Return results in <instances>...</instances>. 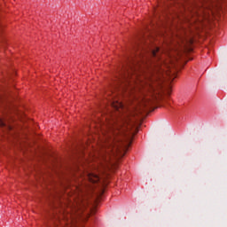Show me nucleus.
Returning a JSON list of instances; mask_svg holds the SVG:
<instances>
[{"instance_id":"nucleus-3","label":"nucleus","mask_w":227,"mask_h":227,"mask_svg":"<svg viewBox=\"0 0 227 227\" xmlns=\"http://www.w3.org/2000/svg\"><path fill=\"white\" fill-rule=\"evenodd\" d=\"M72 219H74V215H72L70 211L63 213L59 219L60 227H65V224H70V223H72Z\"/></svg>"},{"instance_id":"nucleus-2","label":"nucleus","mask_w":227,"mask_h":227,"mask_svg":"<svg viewBox=\"0 0 227 227\" xmlns=\"http://www.w3.org/2000/svg\"><path fill=\"white\" fill-rule=\"evenodd\" d=\"M149 56H145L142 59V62L137 66L130 67L125 75L126 81H136L139 75V70H142L143 67H147L152 72V77H150L145 85V91H147V94H144L140 98L139 102L144 107L150 106L153 103V100L157 98V93H155V81H157V74H163L164 68H169V64L160 58L159 55V48L155 47L154 49L149 50Z\"/></svg>"},{"instance_id":"nucleus-4","label":"nucleus","mask_w":227,"mask_h":227,"mask_svg":"<svg viewBox=\"0 0 227 227\" xmlns=\"http://www.w3.org/2000/svg\"><path fill=\"white\" fill-rule=\"evenodd\" d=\"M87 178L90 182H92V184H97V182L100 181V177L98 176V174H95V173H89L87 175Z\"/></svg>"},{"instance_id":"nucleus-1","label":"nucleus","mask_w":227,"mask_h":227,"mask_svg":"<svg viewBox=\"0 0 227 227\" xmlns=\"http://www.w3.org/2000/svg\"><path fill=\"white\" fill-rule=\"evenodd\" d=\"M110 104L116 112H109L105 117L106 122H100V126L106 129V133H105L106 138L102 144L98 160L106 161L112 157H123L125 155L127 145L121 150V144L116 136L125 132L129 121V110L123 103L113 97Z\"/></svg>"},{"instance_id":"nucleus-5","label":"nucleus","mask_w":227,"mask_h":227,"mask_svg":"<svg viewBox=\"0 0 227 227\" xmlns=\"http://www.w3.org/2000/svg\"><path fill=\"white\" fill-rule=\"evenodd\" d=\"M4 121H3V120H0V127H4Z\"/></svg>"}]
</instances>
